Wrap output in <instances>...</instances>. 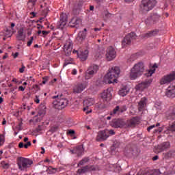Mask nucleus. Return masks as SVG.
Returning a JSON list of instances; mask_svg holds the SVG:
<instances>
[{"mask_svg":"<svg viewBox=\"0 0 175 175\" xmlns=\"http://www.w3.org/2000/svg\"><path fill=\"white\" fill-rule=\"evenodd\" d=\"M116 50L112 46H109L107 50L106 58L107 61H113L116 58Z\"/></svg>","mask_w":175,"mask_h":175,"instance_id":"17","label":"nucleus"},{"mask_svg":"<svg viewBox=\"0 0 175 175\" xmlns=\"http://www.w3.org/2000/svg\"><path fill=\"white\" fill-rule=\"evenodd\" d=\"M38 0H29L27 5H31V8H33L35 6V3H36V1Z\"/></svg>","mask_w":175,"mask_h":175,"instance_id":"44","label":"nucleus"},{"mask_svg":"<svg viewBox=\"0 0 175 175\" xmlns=\"http://www.w3.org/2000/svg\"><path fill=\"white\" fill-rule=\"evenodd\" d=\"M136 38H137V36H136V33H135V32H131L127 34L122 41V47H125V46L131 44V43H132V40L136 39Z\"/></svg>","mask_w":175,"mask_h":175,"instance_id":"8","label":"nucleus"},{"mask_svg":"<svg viewBox=\"0 0 175 175\" xmlns=\"http://www.w3.org/2000/svg\"><path fill=\"white\" fill-rule=\"evenodd\" d=\"M120 106H116L112 112L110 113V116H116V114H120Z\"/></svg>","mask_w":175,"mask_h":175,"instance_id":"36","label":"nucleus"},{"mask_svg":"<svg viewBox=\"0 0 175 175\" xmlns=\"http://www.w3.org/2000/svg\"><path fill=\"white\" fill-rule=\"evenodd\" d=\"M144 175H152L154 174V170H146L143 171Z\"/></svg>","mask_w":175,"mask_h":175,"instance_id":"39","label":"nucleus"},{"mask_svg":"<svg viewBox=\"0 0 175 175\" xmlns=\"http://www.w3.org/2000/svg\"><path fill=\"white\" fill-rule=\"evenodd\" d=\"M88 172V165H85L81 169H79L77 172V174H83L84 173H87Z\"/></svg>","mask_w":175,"mask_h":175,"instance_id":"32","label":"nucleus"},{"mask_svg":"<svg viewBox=\"0 0 175 175\" xmlns=\"http://www.w3.org/2000/svg\"><path fill=\"white\" fill-rule=\"evenodd\" d=\"M31 142H28L27 144L24 145L25 148H28L31 146Z\"/></svg>","mask_w":175,"mask_h":175,"instance_id":"56","label":"nucleus"},{"mask_svg":"<svg viewBox=\"0 0 175 175\" xmlns=\"http://www.w3.org/2000/svg\"><path fill=\"white\" fill-rule=\"evenodd\" d=\"M62 95L54 96L52 97V99H56V100L53 101V107L57 110H62V109H65L68 106V99L61 98Z\"/></svg>","mask_w":175,"mask_h":175,"instance_id":"5","label":"nucleus"},{"mask_svg":"<svg viewBox=\"0 0 175 175\" xmlns=\"http://www.w3.org/2000/svg\"><path fill=\"white\" fill-rule=\"evenodd\" d=\"M46 172L49 174H55V173H57V168H54L53 167H49L46 170Z\"/></svg>","mask_w":175,"mask_h":175,"instance_id":"34","label":"nucleus"},{"mask_svg":"<svg viewBox=\"0 0 175 175\" xmlns=\"http://www.w3.org/2000/svg\"><path fill=\"white\" fill-rule=\"evenodd\" d=\"M87 33L84 31H79L77 37V40H78V42H79V43H81V42H83V40L85 39Z\"/></svg>","mask_w":175,"mask_h":175,"instance_id":"28","label":"nucleus"},{"mask_svg":"<svg viewBox=\"0 0 175 175\" xmlns=\"http://www.w3.org/2000/svg\"><path fill=\"white\" fill-rule=\"evenodd\" d=\"M77 56L80 58L81 61H85L88 58V50L79 51Z\"/></svg>","mask_w":175,"mask_h":175,"instance_id":"24","label":"nucleus"},{"mask_svg":"<svg viewBox=\"0 0 175 175\" xmlns=\"http://www.w3.org/2000/svg\"><path fill=\"white\" fill-rule=\"evenodd\" d=\"M165 96L173 99L175 98V85H170L165 91Z\"/></svg>","mask_w":175,"mask_h":175,"instance_id":"18","label":"nucleus"},{"mask_svg":"<svg viewBox=\"0 0 175 175\" xmlns=\"http://www.w3.org/2000/svg\"><path fill=\"white\" fill-rule=\"evenodd\" d=\"M154 128H155V124H153V125H152V126H150L148 127V129H147L148 132H150V131H151V129H154Z\"/></svg>","mask_w":175,"mask_h":175,"instance_id":"55","label":"nucleus"},{"mask_svg":"<svg viewBox=\"0 0 175 175\" xmlns=\"http://www.w3.org/2000/svg\"><path fill=\"white\" fill-rule=\"evenodd\" d=\"M174 80H175V71L163 76L160 79L159 83L160 85H165V84H170Z\"/></svg>","mask_w":175,"mask_h":175,"instance_id":"6","label":"nucleus"},{"mask_svg":"<svg viewBox=\"0 0 175 175\" xmlns=\"http://www.w3.org/2000/svg\"><path fill=\"white\" fill-rule=\"evenodd\" d=\"M70 152L72 154H76L77 157H81L84 153V147L83 146V145L78 146L73 150H71Z\"/></svg>","mask_w":175,"mask_h":175,"instance_id":"21","label":"nucleus"},{"mask_svg":"<svg viewBox=\"0 0 175 175\" xmlns=\"http://www.w3.org/2000/svg\"><path fill=\"white\" fill-rule=\"evenodd\" d=\"M137 175H144L143 170H140L139 172H138Z\"/></svg>","mask_w":175,"mask_h":175,"instance_id":"64","label":"nucleus"},{"mask_svg":"<svg viewBox=\"0 0 175 175\" xmlns=\"http://www.w3.org/2000/svg\"><path fill=\"white\" fill-rule=\"evenodd\" d=\"M16 39L17 40H21L22 42H24V40H25V35H24V29L23 27L20 28L18 31Z\"/></svg>","mask_w":175,"mask_h":175,"instance_id":"25","label":"nucleus"},{"mask_svg":"<svg viewBox=\"0 0 175 175\" xmlns=\"http://www.w3.org/2000/svg\"><path fill=\"white\" fill-rule=\"evenodd\" d=\"M174 155H175V150H170L168 152L163 154V159H172V158H173Z\"/></svg>","mask_w":175,"mask_h":175,"instance_id":"26","label":"nucleus"},{"mask_svg":"<svg viewBox=\"0 0 175 175\" xmlns=\"http://www.w3.org/2000/svg\"><path fill=\"white\" fill-rule=\"evenodd\" d=\"M152 83V79H146L135 86L137 91H144V90L148 88Z\"/></svg>","mask_w":175,"mask_h":175,"instance_id":"9","label":"nucleus"},{"mask_svg":"<svg viewBox=\"0 0 175 175\" xmlns=\"http://www.w3.org/2000/svg\"><path fill=\"white\" fill-rule=\"evenodd\" d=\"M118 94L120 96H126V95L129 94V88L126 85L122 87L119 90Z\"/></svg>","mask_w":175,"mask_h":175,"instance_id":"27","label":"nucleus"},{"mask_svg":"<svg viewBox=\"0 0 175 175\" xmlns=\"http://www.w3.org/2000/svg\"><path fill=\"white\" fill-rule=\"evenodd\" d=\"M65 25H66V22L60 21L58 23H57V27L58 28H59L60 29H63L64 27H65Z\"/></svg>","mask_w":175,"mask_h":175,"instance_id":"38","label":"nucleus"},{"mask_svg":"<svg viewBox=\"0 0 175 175\" xmlns=\"http://www.w3.org/2000/svg\"><path fill=\"white\" fill-rule=\"evenodd\" d=\"M150 16L152 17L154 24H157V23L161 20V15L157 13L150 15Z\"/></svg>","mask_w":175,"mask_h":175,"instance_id":"30","label":"nucleus"},{"mask_svg":"<svg viewBox=\"0 0 175 175\" xmlns=\"http://www.w3.org/2000/svg\"><path fill=\"white\" fill-rule=\"evenodd\" d=\"M121 70H120V67H112L111 70H109V72L105 75V79L107 80L109 84H111L113 83H117V77L120 76Z\"/></svg>","mask_w":175,"mask_h":175,"instance_id":"2","label":"nucleus"},{"mask_svg":"<svg viewBox=\"0 0 175 175\" xmlns=\"http://www.w3.org/2000/svg\"><path fill=\"white\" fill-rule=\"evenodd\" d=\"M19 148H23L24 147V143L20 142L18 144Z\"/></svg>","mask_w":175,"mask_h":175,"instance_id":"60","label":"nucleus"},{"mask_svg":"<svg viewBox=\"0 0 175 175\" xmlns=\"http://www.w3.org/2000/svg\"><path fill=\"white\" fill-rule=\"evenodd\" d=\"M70 64H72V63L69 62L68 60H65L63 67L65 68V66H67V65H69Z\"/></svg>","mask_w":175,"mask_h":175,"instance_id":"58","label":"nucleus"},{"mask_svg":"<svg viewBox=\"0 0 175 175\" xmlns=\"http://www.w3.org/2000/svg\"><path fill=\"white\" fill-rule=\"evenodd\" d=\"M14 58L18 57V52H16L15 53H12Z\"/></svg>","mask_w":175,"mask_h":175,"instance_id":"62","label":"nucleus"},{"mask_svg":"<svg viewBox=\"0 0 175 175\" xmlns=\"http://www.w3.org/2000/svg\"><path fill=\"white\" fill-rule=\"evenodd\" d=\"M68 135H75V130H69L68 132Z\"/></svg>","mask_w":175,"mask_h":175,"instance_id":"59","label":"nucleus"},{"mask_svg":"<svg viewBox=\"0 0 175 175\" xmlns=\"http://www.w3.org/2000/svg\"><path fill=\"white\" fill-rule=\"evenodd\" d=\"M64 53L67 57H69L72 54V50H73V42L68 40L66 42V44L64 46Z\"/></svg>","mask_w":175,"mask_h":175,"instance_id":"15","label":"nucleus"},{"mask_svg":"<svg viewBox=\"0 0 175 175\" xmlns=\"http://www.w3.org/2000/svg\"><path fill=\"white\" fill-rule=\"evenodd\" d=\"M58 130V126H53L49 130V132H51V133H54V132H57Z\"/></svg>","mask_w":175,"mask_h":175,"instance_id":"46","label":"nucleus"},{"mask_svg":"<svg viewBox=\"0 0 175 175\" xmlns=\"http://www.w3.org/2000/svg\"><path fill=\"white\" fill-rule=\"evenodd\" d=\"M34 102H36V103H40V100L39 99V96L36 95L35 96Z\"/></svg>","mask_w":175,"mask_h":175,"instance_id":"53","label":"nucleus"},{"mask_svg":"<svg viewBox=\"0 0 175 175\" xmlns=\"http://www.w3.org/2000/svg\"><path fill=\"white\" fill-rule=\"evenodd\" d=\"M124 154L127 157H131L132 155L136 157L137 155H139V151H137V149L135 146H127L125 148Z\"/></svg>","mask_w":175,"mask_h":175,"instance_id":"12","label":"nucleus"},{"mask_svg":"<svg viewBox=\"0 0 175 175\" xmlns=\"http://www.w3.org/2000/svg\"><path fill=\"white\" fill-rule=\"evenodd\" d=\"M81 24V18L77 17L72 18L70 22V25L72 28H80Z\"/></svg>","mask_w":175,"mask_h":175,"instance_id":"20","label":"nucleus"},{"mask_svg":"<svg viewBox=\"0 0 175 175\" xmlns=\"http://www.w3.org/2000/svg\"><path fill=\"white\" fill-rule=\"evenodd\" d=\"M111 88H107V90H104V92L101 94V98L105 102H109L111 100Z\"/></svg>","mask_w":175,"mask_h":175,"instance_id":"16","label":"nucleus"},{"mask_svg":"<svg viewBox=\"0 0 175 175\" xmlns=\"http://www.w3.org/2000/svg\"><path fill=\"white\" fill-rule=\"evenodd\" d=\"M155 70H149V72H148V76H152V74L154 73Z\"/></svg>","mask_w":175,"mask_h":175,"instance_id":"57","label":"nucleus"},{"mask_svg":"<svg viewBox=\"0 0 175 175\" xmlns=\"http://www.w3.org/2000/svg\"><path fill=\"white\" fill-rule=\"evenodd\" d=\"M49 33H50V31H42L41 36H46V35H49Z\"/></svg>","mask_w":175,"mask_h":175,"instance_id":"54","label":"nucleus"},{"mask_svg":"<svg viewBox=\"0 0 175 175\" xmlns=\"http://www.w3.org/2000/svg\"><path fill=\"white\" fill-rule=\"evenodd\" d=\"M33 163V161L29 159L18 157L17 159L18 167L19 170H21V172H27Z\"/></svg>","mask_w":175,"mask_h":175,"instance_id":"4","label":"nucleus"},{"mask_svg":"<svg viewBox=\"0 0 175 175\" xmlns=\"http://www.w3.org/2000/svg\"><path fill=\"white\" fill-rule=\"evenodd\" d=\"M120 113H124V111H126V106L124 105L122 107H119Z\"/></svg>","mask_w":175,"mask_h":175,"instance_id":"48","label":"nucleus"},{"mask_svg":"<svg viewBox=\"0 0 175 175\" xmlns=\"http://www.w3.org/2000/svg\"><path fill=\"white\" fill-rule=\"evenodd\" d=\"M14 27H16V24H14V23H11V25H10V27H8L10 29H11L12 31H14V32H16V31H14Z\"/></svg>","mask_w":175,"mask_h":175,"instance_id":"50","label":"nucleus"},{"mask_svg":"<svg viewBox=\"0 0 175 175\" xmlns=\"http://www.w3.org/2000/svg\"><path fill=\"white\" fill-rule=\"evenodd\" d=\"M105 131H106L107 132H108V133H107L108 137H110V135H116V132H114L113 130H111H111L105 129Z\"/></svg>","mask_w":175,"mask_h":175,"instance_id":"43","label":"nucleus"},{"mask_svg":"<svg viewBox=\"0 0 175 175\" xmlns=\"http://www.w3.org/2000/svg\"><path fill=\"white\" fill-rule=\"evenodd\" d=\"M1 165L3 167V169H9V167H10V164H9V163H6L5 161H3L1 163Z\"/></svg>","mask_w":175,"mask_h":175,"instance_id":"41","label":"nucleus"},{"mask_svg":"<svg viewBox=\"0 0 175 175\" xmlns=\"http://www.w3.org/2000/svg\"><path fill=\"white\" fill-rule=\"evenodd\" d=\"M42 126L39 125L36 129V132H38V133L42 132Z\"/></svg>","mask_w":175,"mask_h":175,"instance_id":"52","label":"nucleus"},{"mask_svg":"<svg viewBox=\"0 0 175 175\" xmlns=\"http://www.w3.org/2000/svg\"><path fill=\"white\" fill-rule=\"evenodd\" d=\"M25 70V66L24 64H22V68L19 69L20 73H24V71Z\"/></svg>","mask_w":175,"mask_h":175,"instance_id":"51","label":"nucleus"},{"mask_svg":"<svg viewBox=\"0 0 175 175\" xmlns=\"http://www.w3.org/2000/svg\"><path fill=\"white\" fill-rule=\"evenodd\" d=\"M158 32H159V30L155 29V30L149 31L148 33H146L145 34V36L146 38H151V36H155V35H157Z\"/></svg>","mask_w":175,"mask_h":175,"instance_id":"31","label":"nucleus"},{"mask_svg":"<svg viewBox=\"0 0 175 175\" xmlns=\"http://www.w3.org/2000/svg\"><path fill=\"white\" fill-rule=\"evenodd\" d=\"M159 158L158 155L154 156L152 157V161H157V159Z\"/></svg>","mask_w":175,"mask_h":175,"instance_id":"63","label":"nucleus"},{"mask_svg":"<svg viewBox=\"0 0 175 175\" xmlns=\"http://www.w3.org/2000/svg\"><path fill=\"white\" fill-rule=\"evenodd\" d=\"M148 99L146 97H143L141 98L138 103V111H143L146 107L147 106Z\"/></svg>","mask_w":175,"mask_h":175,"instance_id":"22","label":"nucleus"},{"mask_svg":"<svg viewBox=\"0 0 175 175\" xmlns=\"http://www.w3.org/2000/svg\"><path fill=\"white\" fill-rule=\"evenodd\" d=\"M169 131H171L172 132H175V122L172 123L169 127Z\"/></svg>","mask_w":175,"mask_h":175,"instance_id":"42","label":"nucleus"},{"mask_svg":"<svg viewBox=\"0 0 175 175\" xmlns=\"http://www.w3.org/2000/svg\"><path fill=\"white\" fill-rule=\"evenodd\" d=\"M97 106L98 109H100V110H103V109H106V105L105 104L98 103Z\"/></svg>","mask_w":175,"mask_h":175,"instance_id":"47","label":"nucleus"},{"mask_svg":"<svg viewBox=\"0 0 175 175\" xmlns=\"http://www.w3.org/2000/svg\"><path fill=\"white\" fill-rule=\"evenodd\" d=\"M145 24L146 25H154V21H152V16H148L146 20H145Z\"/></svg>","mask_w":175,"mask_h":175,"instance_id":"33","label":"nucleus"},{"mask_svg":"<svg viewBox=\"0 0 175 175\" xmlns=\"http://www.w3.org/2000/svg\"><path fill=\"white\" fill-rule=\"evenodd\" d=\"M85 88H87V85L84 83H77L74 86L73 92H75V94H80V92H83Z\"/></svg>","mask_w":175,"mask_h":175,"instance_id":"19","label":"nucleus"},{"mask_svg":"<svg viewBox=\"0 0 175 175\" xmlns=\"http://www.w3.org/2000/svg\"><path fill=\"white\" fill-rule=\"evenodd\" d=\"M137 59V54L135 53L131 55L130 58L128 59L129 62H133V61Z\"/></svg>","mask_w":175,"mask_h":175,"instance_id":"37","label":"nucleus"},{"mask_svg":"<svg viewBox=\"0 0 175 175\" xmlns=\"http://www.w3.org/2000/svg\"><path fill=\"white\" fill-rule=\"evenodd\" d=\"M3 143H5V135H0V146H3Z\"/></svg>","mask_w":175,"mask_h":175,"instance_id":"45","label":"nucleus"},{"mask_svg":"<svg viewBox=\"0 0 175 175\" xmlns=\"http://www.w3.org/2000/svg\"><path fill=\"white\" fill-rule=\"evenodd\" d=\"M157 6V0H142L139 5V12L142 13H148Z\"/></svg>","mask_w":175,"mask_h":175,"instance_id":"3","label":"nucleus"},{"mask_svg":"<svg viewBox=\"0 0 175 175\" xmlns=\"http://www.w3.org/2000/svg\"><path fill=\"white\" fill-rule=\"evenodd\" d=\"M94 103L95 100L92 98L84 100L83 106H85V107L83 108V111H87V110H88V107H90V106H92Z\"/></svg>","mask_w":175,"mask_h":175,"instance_id":"23","label":"nucleus"},{"mask_svg":"<svg viewBox=\"0 0 175 175\" xmlns=\"http://www.w3.org/2000/svg\"><path fill=\"white\" fill-rule=\"evenodd\" d=\"M140 122V118L135 116L126 122V128H135L136 125H139Z\"/></svg>","mask_w":175,"mask_h":175,"instance_id":"13","label":"nucleus"},{"mask_svg":"<svg viewBox=\"0 0 175 175\" xmlns=\"http://www.w3.org/2000/svg\"><path fill=\"white\" fill-rule=\"evenodd\" d=\"M170 148V142H164L158 144L154 148V152L156 154H159V152H163V151H167Z\"/></svg>","mask_w":175,"mask_h":175,"instance_id":"7","label":"nucleus"},{"mask_svg":"<svg viewBox=\"0 0 175 175\" xmlns=\"http://www.w3.org/2000/svg\"><path fill=\"white\" fill-rule=\"evenodd\" d=\"M60 21H62V22L64 21V23H67L68 22V17H66V14H62L60 16Z\"/></svg>","mask_w":175,"mask_h":175,"instance_id":"40","label":"nucleus"},{"mask_svg":"<svg viewBox=\"0 0 175 175\" xmlns=\"http://www.w3.org/2000/svg\"><path fill=\"white\" fill-rule=\"evenodd\" d=\"M14 33V31H13V30H11L10 28H7L3 32V35L5 36V38H11L12 35H13Z\"/></svg>","mask_w":175,"mask_h":175,"instance_id":"29","label":"nucleus"},{"mask_svg":"<svg viewBox=\"0 0 175 175\" xmlns=\"http://www.w3.org/2000/svg\"><path fill=\"white\" fill-rule=\"evenodd\" d=\"M88 161H90V159L88 157H85L79 162L77 166L78 167L83 166V165H84L85 163H87V162H88Z\"/></svg>","mask_w":175,"mask_h":175,"instance_id":"35","label":"nucleus"},{"mask_svg":"<svg viewBox=\"0 0 175 175\" xmlns=\"http://www.w3.org/2000/svg\"><path fill=\"white\" fill-rule=\"evenodd\" d=\"M98 70H99L98 65L93 64L90 66L86 71L85 79H88L90 77H92L94 75L98 72Z\"/></svg>","mask_w":175,"mask_h":175,"instance_id":"10","label":"nucleus"},{"mask_svg":"<svg viewBox=\"0 0 175 175\" xmlns=\"http://www.w3.org/2000/svg\"><path fill=\"white\" fill-rule=\"evenodd\" d=\"M33 42V37H31L30 40L27 42V46L30 47Z\"/></svg>","mask_w":175,"mask_h":175,"instance_id":"49","label":"nucleus"},{"mask_svg":"<svg viewBox=\"0 0 175 175\" xmlns=\"http://www.w3.org/2000/svg\"><path fill=\"white\" fill-rule=\"evenodd\" d=\"M18 90H19V91L23 92L25 90V88H24L23 86H19Z\"/></svg>","mask_w":175,"mask_h":175,"instance_id":"61","label":"nucleus"},{"mask_svg":"<svg viewBox=\"0 0 175 175\" xmlns=\"http://www.w3.org/2000/svg\"><path fill=\"white\" fill-rule=\"evenodd\" d=\"M108 132L106 131V129L98 131L97 136L96 137V142H105L107 140L109 137Z\"/></svg>","mask_w":175,"mask_h":175,"instance_id":"14","label":"nucleus"},{"mask_svg":"<svg viewBox=\"0 0 175 175\" xmlns=\"http://www.w3.org/2000/svg\"><path fill=\"white\" fill-rule=\"evenodd\" d=\"M111 125L113 128H126V122L122 119H113Z\"/></svg>","mask_w":175,"mask_h":175,"instance_id":"11","label":"nucleus"},{"mask_svg":"<svg viewBox=\"0 0 175 175\" xmlns=\"http://www.w3.org/2000/svg\"><path fill=\"white\" fill-rule=\"evenodd\" d=\"M144 63L139 62L135 64L130 72L131 80H136L137 77H140L144 73Z\"/></svg>","mask_w":175,"mask_h":175,"instance_id":"1","label":"nucleus"}]
</instances>
